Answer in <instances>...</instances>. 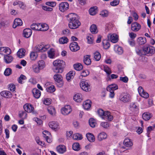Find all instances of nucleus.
Instances as JSON below:
<instances>
[{
  "label": "nucleus",
  "mask_w": 155,
  "mask_h": 155,
  "mask_svg": "<svg viewBox=\"0 0 155 155\" xmlns=\"http://www.w3.org/2000/svg\"><path fill=\"white\" fill-rule=\"evenodd\" d=\"M77 15L74 13H70L67 16L69 21L68 26L71 29H76L81 25V22L77 18Z\"/></svg>",
  "instance_id": "1"
},
{
  "label": "nucleus",
  "mask_w": 155,
  "mask_h": 155,
  "mask_svg": "<svg viewBox=\"0 0 155 155\" xmlns=\"http://www.w3.org/2000/svg\"><path fill=\"white\" fill-rule=\"evenodd\" d=\"M53 71L56 73H61L65 65V62L62 60H57L53 62Z\"/></svg>",
  "instance_id": "2"
},
{
  "label": "nucleus",
  "mask_w": 155,
  "mask_h": 155,
  "mask_svg": "<svg viewBox=\"0 0 155 155\" xmlns=\"http://www.w3.org/2000/svg\"><path fill=\"white\" fill-rule=\"evenodd\" d=\"M143 49L145 55L151 56L155 52V49L153 47L144 46L143 47Z\"/></svg>",
  "instance_id": "3"
},
{
  "label": "nucleus",
  "mask_w": 155,
  "mask_h": 155,
  "mask_svg": "<svg viewBox=\"0 0 155 155\" xmlns=\"http://www.w3.org/2000/svg\"><path fill=\"white\" fill-rule=\"evenodd\" d=\"M55 81H56V84L59 87H62L63 84L62 81V77L60 74H56L54 77Z\"/></svg>",
  "instance_id": "4"
},
{
  "label": "nucleus",
  "mask_w": 155,
  "mask_h": 155,
  "mask_svg": "<svg viewBox=\"0 0 155 155\" xmlns=\"http://www.w3.org/2000/svg\"><path fill=\"white\" fill-rule=\"evenodd\" d=\"M80 85L81 89L85 91L91 90L90 85L84 80H81Z\"/></svg>",
  "instance_id": "5"
},
{
  "label": "nucleus",
  "mask_w": 155,
  "mask_h": 155,
  "mask_svg": "<svg viewBox=\"0 0 155 155\" xmlns=\"http://www.w3.org/2000/svg\"><path fill=\"white\" fill-rule=\"evenodd\" d=\"M130 99V95L127 93L121 94L119 97V100L124 103L129 102Z\"/></svg>",
  "instance_id": "6"
},
{
  "label": "nucleus",
  "mask_w": 155,
  "mask_h": 155,
  "mask_svg": "<svg viewBox=\"0 0 155 155\" xmlns=\"http://www.w3.org/2000/svg\"><path fill=\"white\" fill-rule=\"evenodd\" d=\"M69 8V5L67 2L61 3L59 5V9L60 11L64 12Z\"/></svg>",
  "instance_id": "7"
},
{
  "label": "nucleus",
  "mask_w": 155,
  "mask_h": 155,
  "mask_svg": "<svg viewBox=\"0 0 155 155\" xmlns=\"http://www.w3.org/2000/svg\"><path fill=\"white\" fill-rule=\"evenodd\" d=\"M12 52L11 50L7 47H2L0 48V54L4 56L8 54H10Z\"/></svg>",
  "instance_id": "8"
},
{
  "label": "nucleus",
  "mask_w": 155,
  "mask_h": 155,
  "mask_svg": "<svg viewBox=\"0 0 155 155\" xmlns=\"http://www.w3.org/2000/svg\"><path fill=\"white\" fill-rule=\"evenodd\" d=\"M71 111V109L69 105H67L61 109L62 114L64 115H68Z\"/></svg>",
  "instance_id": "9"
},
{
  "label": "nucleus",
  "mask_w": 155,
  "mask_h": 155,
  "mask_svg": "<svg viewBox=\"0 0 155 155\" xmlns=\"http://www.w3.org/2000/svg\"><path fill=\"white\" fill-rule=\"evenodd\" d=\"M70 48L72 51L74 52L77 51L80 49L78 43L75 42H73L70 44Z\"/></svg>",
  "instance_id": "10"
},
{
  "label": "nucleus",
  "mask_w": 155,
  "mask_h": 155,
  "mask_svg": "<svg viewBox=\"0 0 155 155\" xmlns=\"http://www.w3.org/2000/svg\"><path fill=\"white\" fill-rule=\"evenodd\" d=\"M44 25L40 24L33 23L31 25V28L34 30L40 31L41 30V28L44 27Z\"/></svg>",
  "instance_id": "11"
},
{
  "label": "nucleus",
  "mask_w": 155,
  "mask_h": 155,
  "mask_svg": "<svg viewBox=\"0 0 155 155\" xmlns=\"http://www.w3.org/2000/svg\"><path fill=\"white\" fill-rule=\"evenodd\" d=\"M108 38L113 43L117 42L118 40V36L115 34H113L111 35L109 34L108 36Z\"/></svg>",
  "instance_id": "12"
},
{
  "label": "nucleus",
  "mask_w": 155,
  "mask_h": 155,
  "mask_svg": "<svg viewBox=\"0 0 155 155\" xmlns=\"http://www.w3.org/2000/svg\"><path fill=\"white\" fill-rule=\"evenodd\" d=\"M140 28V25L137 22H135L131 24V29L134 31H139Z\"/></svg>",
  "instance_id": "13"
},
{
  "label": "nucleus",
  "mask_w": 155,
  "mask_h": 155,
  "mask_svg": "<svg viewBox=\"0 0 155 155\" xmlns=\"http://www.w3.org/2000/svg\"><path fill=\"white\" fill-rule=\"evenodd\" d=\"M24 108L25 111L28 113H30L34 109L33 106L31 104H26L24 106Z\"/></svg>",
  "instance_id": "14"
},
{
  "label": "nucleus",
  "mask_w": 155,
  "mask_h": 155,
  "mask_svg": "<svg viewBox=\"0 0 155 155\" xmlns=\"http://www.w3.org/2000/svg\"><path fill=\"white\" fill-rule=\"evenodd\" d=\"M32 33V31L30 29L26 28L23 31L24 36L26 38H28L31 36Z\"/></svg>",
  "instance_id": "15"
},
{
  "label": "nucleus",
  "mask_w": 155,
  "mask_h": 155,
  "mask_svg": "<svg viewBox=\"0 0 155 155\" xmlns=\"http://www.w3.org/2000/svg\"><path fill=\"white\" fill-rule=\"evenodd\" d=\"M2 96L7 98H10L12 97V94L10 92L8 91H3L1 92Z\"/></svg>",
  "instance_id": "16"
},
{
  "label": "nucleus",
  "mask_w": 155,
  "mask_h": 155,
  "mask_svg": "<svg viewBox=\"0 0 155 155\" xmlns=\"http://www.w3.org/2000/svg\"><path fill=\"white\" fill-rule=\"evenodd\" d=\"M22 24V20L19 18H16L14 21L13 27L14 28H16L18 26H21Z\"/></svg>",
  "instance_id": "17"
},
{
  "label": "nucleus",
  "mask_w": 155,
  "mask_h": 155,
  "mask_svg": "<svg viewBox=\"0 0 155 155\" xmlns=\"http://www.w3.org/2000/svg\"><path fill=\"white\" fill-rule=\"evenodd\" d=\"M49 125L51 128L54 130H57L58 128V124L55 121H52L49 123Z\"/></svg>",
  "instance_id": "18"
},
{
  "label": "nucleus",
  "mask_w": 155,
  "mask_h": 155,
  "mask_svg": "<svg viewBox=\"0 0 155 155\" xmlns=\"http://www.w3.org/2000/svg\"><path fill=\"white\" fill-rule=\"evenodd\" d=\"M91 102L90 100H87L84 102L83 106L84 108L86 110H88L91 106Z\"/></svg>",
  "instance_id": "19"
},
{
  "label": "nucleus",
  "mask_w": 155,
  "mask_h": 155,
  "mask_svg": "<svg viewBox=\"0 0 155 155\" xmlns=\"http://www.w3.org/2000/svg\"><path fill=\"white\" fill-rule=\"evenodd\" d=\"M10 54H6L4 56V60L6 64H9L11 63L13 60V58Z\"/></svg>",
  "instance_id": "20"
},
{
  "label": "nucleus",
  "mask_w": 155,
  "mask_h": 155,
  "mask_svg": "<svg viewBox=\"0 0 155 155\" xmlns=\"http://www.w3.org/2000/svg\"><path fill=\"white\" fill-rule=\"evenodd\" d=\"M32 93L34 97L37 99L39 98L41 95V91L36 88H34L33 90Z\"/></svg>",
  "instance_id": "21"
},
{
  "label": "nucleus",
  "mask_w": 155,
  "mask_h": 155,
  "mask_svg": "<svg viewBox=\"0 0 155 155\" xmlns=\"http://www.w3.org/2000/svg\"><path fill=\"white\" fill-rule=\"evenodd\" d=\"M130 107L131 110L137 111L139 110L138 105L134 103H131L130 104Z\"/></svg>",
  "instance_id": "22"
},
{
  "label": "nucleus",
  "mask_w": 155,
  "mask_h": 155,
  "mask_svg": "<svg viewBox=\"0 0 155 155\" xmlns=\"http://www.w3.org/2000/svg\"><path fill=\"white\" fill-rule=\"evenodd\" d=\"M57 151L60 153H63L66 151L65 147L64 145H59L57 147Z\"/></svg>",
  "instance_id": "23"
},
{
  "label": "nucleus",
  "mask_w": 155,
  "mask_h": 155,
  "mask_svg": "<svg viewBox=\"0 0 155 155\" xmlns=\"http://www.w3.org/2000/svg\"><path fill=\"white\" fill-rule=\"evenodd\" d=\"M137 42L138 44L142 45L146 42L147 40L144 37H140L137 39Z\"/></svg>",
  "instance_id": "24"
},
{
  "label": "nucleus",
  "mask_w": 155,
  "mask_h": 155,
  "mask_svg": "<svg viewBox=\"0 0 155 155\" xmlns=\"http://www.w3.org/2000/svg\"><path fill=\"white\" fill-rule=\"evenodd\" d=\"M118 86L116 84H112L108 86L107 88V90L108 91H113L117 89Z\"/></svg>",
  "instance_id": "25"
},
{
  "label": "nucleus",
  "mask_w": 155,
  "mask_h": 155,
  "mask_svg": "<svg viewBox=\"0 0 155 155\" xmlns=\"http://www.w3.org/2000/svg\"><path fill=\"white\" fill-rule=\"evenodd\" d=\"M152 117L151 114L149 112H145L142 115V117L143 119L145 120H148Z\"/></svg>",
  "instance_id": "26"
},
{
  "label": "nucleus",
  "mask_w": 155,
  "mask_h": 155,
  "mask_svg": "<svg viewBox=\"0 0 155 155\" xmlns=\"http://www.w3.org/2000/svg\"><path fill=\"white\" fill-rule=\"evenodd\" d=\"M114 50L116 53L119 54H122L123 52L122 48L118 45H115L114 47Z\"/></svg>",
  "instance_id": "27"
},
{
  "label": "nucleus",
  "mask_w": 155,
  "mask_h": 155,
  "mask_svg": "<svg viewBox=\"0 0 155 155\" xmlns=\"http://www.w3.org/2000/svg\"><path fill=\"white\" fill-rule=\"evenodd\" d=\"M75 74V73L74 71H70L66 75V78L67 80L69 81L71 79L73 78Z\"/></svg>",
  "instance_id": "28"
},
{
  "label": "nucleus",
  "mask_w": 155,
  "mask_h": 155,
  "mask_svg": "<svg viewBox=\"0 0 155 155\" xmlns=\"http://www.w3.org/2000/svg\"><path fill=\"white\" fill-rule=\"evenodd\" d=\"M124 144L126 147H130L132 146L133 143L131 140L129 139H126L124 141Z\"/></svg>",
  "instance_id": "29"
},
{
  "label": "nucleus",
  "mask_w": 155,
  "mask_h": 155,
  "mask_svg": "<svg viewBox=\"0 0 155 155\" xmlns=\"http://www.w3.org/2000/svg\"><path fill=\"white\" fill-rule=\"evenodd\" d=\"M107 137V135L104 132L100 133L97 136L98 139L100 141H101L103 139H105Z\"/></svg>",
  "instance_id": "30"
},
{
  "label": "nucleus",
  "mask_w": 155,
  "mask_h": 155,
  "mask_svg": "<svg viewBox=\"0 0 155 155\" xmlns=\"http://www.w3.org/2000/svg\"><path fill=\"white\" fill-rule=\"evenodd\" d=\"M74 100L77 102H81L82 100V96L80 94H77L74 96Z\"/></svg>",
  "instance_id": "31"
},
{
  "label": "nucleus",
  "mask_w": 155,
  "mask_h": 155,
  "mask_svg": "<svg viewBox=\"0 0 155 155\" xmlns=\"http://www.w3.org/2000/svg\"><path fill=\"white\" fill-rule=\"evenodd\" d=\"M90 55L85 56L84 58V63L87 65H89L91 63V60L90 59Z\"/></svg>",
  "instance_id": "32"
},
{
  "label": "nucleus",
  "mask_w": 155,
  "mask_h": 155,
  "mask_svg": "<svg viewBox=\"0 0 155 155\" xmlns=\"http://www.w3.org/2000/svg\"><path fill=\"white\" fill-rule=\"evenodd\" d=\"M86 137L88 141L90 142H94L95 140V138L94 135L90 133H87V134Z\"/></svg>",
  "instance_id": "33"
},
{
  "label": "nucleus",
  "mask_w": 155,
  "mask_h": 155,
  "mask_svg": "<svg viewBox=\"0 0 155 155\" xmlns=\"http://www.w3.org/2000/svg\"><path fill=\"white\" fill-rule=\"evenodd\" d=\"M49 113L52 115H54L56 113L55 108L52 106H49L47 108Z\"/></svg>",
  "instance_id": "34"
},
{
  "label": "nucleus",
  "mask_w": 155,
  "mask_h": 155,
  "mask_svg": "<svg viewBox=\"0 0 155 155\" xmlns=\"http://www.w3.org/2000/svg\"><path fill=\"white\" fill-rule=\"evenodd\" d=\"M90 30L91 32L94 34H97L98 31L97 27L95 25H92L90 27Z\"/></svg>",
  "instance_id": "35"
},
{
  "label": "nucleus",
  "mask_w": 155,
  "mask_h": 155,
  "mask_svg": "<svg viewBox=\"0 0 155 155\" xmlns=\"http://www.w3.org/2000/svg\"><path fill=\"white\" fill-rule=\"evenodd\" d=\"M25 50L24 49H20L17 53V55L19 58H22L25 56Z\"/></svg>",
  "instance_id": "36"
},
{
  "label": "nucleus",
  "mask_w": 155,
  "mask_h": 155,
  "mask_svg": "<svg viewBox=\"0 0 155 155\" xmlns=\"http://www.w3.org/2000/svg\"><path fill=\"white\" fill-rule=\"evenodd\" d=\"M97 10V7L95 6L89 9V11L91 15H94L96 14Z\"/></svg>",
  "instance_id": "37"
},
{
  "label": "nucleus",
  "mask_w": 155,
  "mask_h": 155,
  "mask_svg": "<svg viewBox=\"0 0 155 155\" xmlns=\"http://www.w3.org/2000/svg\"><path fill=\"white\" fill-rule=\"evenodd\" d=\"M107 111L104 112V110L101 109H99L97 111L98 114L99 115L102 119H105L104 117L105 114H107Z\"/></svg>",
  "instance_id": "38"
},
{
  "label": "nucleus",
  "mask_w": 155,
  "mask_h": 155,
  "mask_svg": "<svg viewBox=\"0 0 155 155\" xmlns=\"http://www.w3.org/2000/svg\"><path fill=\"white\" fill-rule=\"evenodd\" d=\"M48 57L51 58H53L55 57V51L54 50L53 48H51L50 50L48 51Z\"/></svg>",
  "instance_id": "39"
},
{
  "label": "nucleus",
  "mask_w": 155,
  "mask_h": 155,
  "mask_svg": "<svg viewBox=\"0 0 155 155\" xmlns=\"http://www.w3.org/2000/svg\"><path fill=\"white\" fill-rule=\"evenodd\" d=\"M68 39L65 37H63L60 38L59 40V42L61 44H66L68 42Z\"/></svg>",
  "instance_id": "40"
},
{
  "label": "nucleus",
  "mask_w": 155,
  "mask_h": 155,
  "mask_svg": "<svg viewBox=\"0 0 155 155\" xmlns=\"http://www.w3.org/2000/svg\"><path fill=\"white\" fill-rule=\"evenodd\" d=\"M136 51L137 54L140 56L145 55L143 48H137L136 49Z\"/></svg>",
  "instance_id": "41"
},
{
  "label": "nucleus",
  "mask_w": 155,
  "mask_h": 155,
  "mask_svg": "<svg viewBox=\"0 0 155 155\" xmlns=\"http://www.w3.org/2000/svg\"><path fill=\"white\" fill-rule=\"evenodd\" d=\"M74 68L77 71H80L83 68L82 65L80 63L75 64L74 65Z\"/></svg>",
  "instance_id": "42"
},
{
  "label": "nucleus",
  "mask_w": 155,
  "mask_h": 155,
  "mask_svg": "<svg viewBox=\"0 0 155 155\" xmlns=\"http://www.w3.org/2000/svg\"><path fill=\"white\" fill-rule=\"evenodd\" d=\"M104 118V119H107L109 121H111L113 119V116L110 115V112L108 111H107V114H105Z\"/></svg>",
  "instance_id": "43"
},
{
  "label": "nucleus",
  "mask_w": 155,
  "mask_h": 155,
  "mask_svg": "<svg viewBox=\"0 0 155 155\" xmlns=\"http://www.w3.org/2000/svg\"><path fill=\"white\" fill-rule=\"evenodd\" d=\"M103 44L104 49H107L109 48L110 44L109 42L106 40H104L103 42Z\"/></svg>",
  "instance_id": "44"
},
{
  "label": "nucleus",
  "mask_w": 155,
  "mask_h": 155,
  "mask_svg": "<svg viewBox=\"0 0 155 155\" xmlns=\"http://www.w3.org/2000/svg\"><path fill=\"white\" fill-rule=\"evenodd\" d=\"M38 55L37 52H32L30 54V57L31 59L32 60H35L37 58Z\"/></svg>",
  "instance_id": "45"
},
{
  "label": "nucleus",
  "mask_w": 155,
  "mask_h": 155,
  "mask_svg": "<svg viewBox=\"0 0 155 155\" xmlns=\"http://www.w3.org/2000/svg\"><path fill=\"white\" fill-rule=\"evenodd\" d=\"M72 148L75 151H78L80 148L79 144L78 143H74L72 145Z\"/></svg>",
  "instance_id": "46"
},
{
  "label": "nucleus",
  "mask_w": 155,
  "mask_h": 155,
  "mask_svg": "<svg viewBox=\"0 0 155 155\" xmlns=\"http://www.w3.org/2000/svg\"><path fill=\"white\" fill-rule=\"evenodd\" d=\"M26 79L27 78L25 75L21 74L18 78V81L19 83L22 84L24 83L23 80H26Z\"/></svg>",
  "instance_id": "47"
},
{
  "label": "nucleus",
  "mask_w": 155,
  "mask_h": 155,
  "mask_svg": "<svg viewBox=\"0 0 155 155\" xmlns=\"http://www.w3.org/2000/svg\"><path fill=\"white\" fill-rule=\"evenodd\" d=\"M94 58L97 61H99L101 58L100 54L97 51H96L94 53Z\"/></svg>",
  "instance_id": "48"
},
{
  "label": "nucleus",
  "mask_w": 155,
  "mask_h": 155,
  "mask_svg": "<svg viewBox=\"0 0 155 155\" xmlns=\"http://www.w3.org/2000/svg\"><path fill=\"white\" fill-rule=\"evenodd\" d=\"M73 138L74 140H81L82 139V137L81 134L77 133L74 135Z\"/></svg>",
  "instance_id": "49"
},
{
  "label": "nucleus",
  "mask_w": 155,
  "mask_h": 155,
  "mask_svg": "<svg viewBox=\"0 0 155 155\" xmlns=\"http://www.w3.org/2000/svg\"><path fill=\"white\" fill-rule=\"evenodd\" d=\"M42 46V45H36L34 48V51L36 52H41Z\"/></svg>",
  "instance_id": "50"
},
{
  "label": "nucleus",
  "mask_w": 155,
  "mask_h": 155,
  "mask_svg": "<svg viewBox=\"0 0 155 155\" xmlns=\"http://www.w3.org/2000/svg\"><path fill=\"white\" fill-rule=\"evenodd\" d=\"M38 66L40 69H43L45 66V63L44 61L41 60L38 62Z\"/></svg>",
  "instance_id": "51"
},
{
  "label": "nucleus",
  "mask_w": 155,
  "mask_h": 155,
  "mask_svg": "<svg viewBox=\"0 0 155 155\" xmlns=\"http://www.w3.org/2000/svg\"><path fill=\"white\" fill-rule=\"evenodd\" d=\"M89 125L92 127H94L95 125V121L93 118H90L89 121Z\"/></svg>",
  "instance_id": "52"
},
{
  "label": "nucleus",
  "mask_w": 155,
  "mask_h": 155,
  "mask_svg": "<svg viewBox=\"0 0 155 155\" xmlns=\"http://www.w3.org/2000/svg\"><path fill=\"white\" fill-rule=\"evenodd\" d=\"M46 90L47 92L51 93L54 92L55 89L54 85H51L50 87H47Z\"/></svg>",
  "instance_id": "53"
},
{
  "label": "nucleus",
  "mask_w": 155,
  "mask_h": 155,
  "mask_svg": "<svg viewBox=\"0 0 155 155\" xmlns=\"http://www.w3.org/2000/svg\"><path fill=\"white\" fill-rule=\"evenodd\" d=\"M12 72V69L10 68H8L5 70L4 74L6 76H8L11 74Z\"/></svg>",
  "instance_id": "54"
},
{
  "label": "nucleus",
  "mask_w": 155,
  "mask_h": 155,
  "mask_svg": "<svg viewBox=\"0 0 155 155\" xmlns=\"http://www.w3.org/2000/svg\"><path fill=\"white\" fill-rule=\"evenodd\" d=\"M43 137L45 138H48V137H50L51 134L47 130H44L43 132Z\"/></svg>",
  "instance_id": "55"
},
{
  "label": "nucleus",
  "mask_w": 155,
  "mask_h": 155,
  "mask_svg": "<svg viewBox=\"0 0 155 155\" xmlns=\"http://www.w3.org/2000/svg\"><path fill=\"white\" fill-rule=\"evenodd\" d=\"M104 71L108 75L110 74L111 73V69L107 66L104 67Z\"/></svg>",
  "instance_id": "56"
},
{
  "label": "nucleus",
  "mask_w": 155,
  "mask_h": 155,
  "mask_svg": "<svg viewBox=\"0 0 155 155\" xmlns=\"http://www.w3.org/2000/svg\"><path fill=\"white\" fill-rule=\"evenodd\" d=\"M89 74V72L87 70L83 71L81 74V76L85 77L88 75Z\"/></svg>",
  "instance_id": "57"
},
{
  "label": "nucleus",
  "mask_w": 155,
  "mask_h": 155,
  "mask_svg": "<svg viewBox=\"0 0 155 155\" xmlns=\"http://www.w3.org/2000/svg\"><path fill=\"white\" fill-rule=\"evenodd\" d=\"M33 68L34 71L36 73H38L39 72V71L41 69H40L38 66L37 65H34L33 66Z\"/></svg>",
  "instance_id": "58"
},
{
  "label": "nucleus",
  "mask_w": 155,
  "mask_h": 155,
  "mask_svg": "<svg viewBox=\"0 0 155 155\" xmlns=\"http://www.w3.org/2000/svg\"><path fill=\"white\" fill-rule=\"evenodd\" d=\"M46 4L47 5L50 6L52 7H54L56 6V3L54 2H46Z\"/></svg>",
  "instance_id": "59"
},
{
  "label": "nucleus",
  "mask_w": 155,
  "mask_h": 155,
  "mask_svg": "<svg viewBox=\"0 0 155 155\" xmlns=\"http://www.w3.org/2000/svg\"><path fill=\"white\" fill-rule=\"evenodd\" d=\"M50 47V45H47L44 46H42L41 48V52H43L47 51Z\"/></svg>",
  "instance_id": "60"
},
{
  "label": "nucleus",
  "mask_w": 155,
  "mask_h": 155,
  "mask_svg": "<svg viewBox=\"0 0 155 155\" xmlns=\"http://www.w3.org/2000/svg\"><path fill=\"white\" fill-rule=\"evenodd\" d=\"M119 3V0H114L113 2H110V4L112 6H115L117 5Z\"/></svg>",
  "instance_id": "61"
},
{
  "label": "nucleus",
  "mask_w": 155,
  "mask_h": 155,
  "mask_svg": "<svg viewBox=\"0 0 155 155\" xmlns=\"http://www.w3.org/2000/svg\"><path fill=\"white\" fill-rule=\"evenodd\" d=\"M120 80L124 83H127L128 80V78L125 76L124 77H120Z\"/></svg>",
  "instance_id": "62"
},
{
  "label": "nucleus",
  "mask_w": 155,
  "mask_h": 155,
  "mask_svg": "<svg viewBox=\"0 0 155 155\" xmlns=\"http://www.w3.org/2000/svg\"><path fill=\"white\" fill-rule=\"evenodd\" d=\"M140 95L145 98H148L149 96L148 94L144 91L142 94H140Z\"/></svg>",
  "instance_id": "63"
},
{
  "label": "nucleus",
  "mask_w": 155,
  "mask_h": 155,
  "mask_svg": "<svg viewBox=\"0 0 155 155\" xmlns=\"http://www.w3.org/2000/svg\"><path fill=\"white\" fill-rule=\"evenodd\" d=\"M62 33L64 35H68L70 34V32L69 30L66 29L62 31Z\"/></svg>",
  "instance_id": "64"
}]
</instances>
